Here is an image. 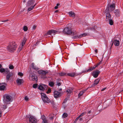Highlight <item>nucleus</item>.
<instances>
[{
	"instance_id": "c756f323",
	"label": "nucleus",
	"mask_w": 123,
	"mask_h": 123,
	"mask_svg": "<svg viewBox=\"0 0 123 123\" xmlns=\"http://www.w3.org/2000/svg\"><path fill=\"white\" fill-rule=\"evenodd\" d=\"M109 21V24L110 25H113V21L112 19H110Z\"/></svg>"
},
{
	"instance_id": "ddd939ff",
	"label": "nucleus",
	"mask_w": 123,
	"mask_h": 123,
	"mask_svg": "<svg viewBox=\"0 0 123 123\" xmlns=\"http://www.w3.org/2000/svg\"><path fill=\"white\" fill-rule=\"evenodd\" d=\"M100 73V72L98 70L94 71L92 73V75L94 77L96 78L98 77Z\"/></svg>"
},
{
	"instance_id": "6ab92c4d",
	"label": "nucleus",
	"mask_w": 123,
	"mask_h": 123,
	"mask_svg": "<svg viewBox=\"0 0 123 123\" xmlns=\"http://www.w3.org/2000/svg\"><path fill=\"white\" fill-rule=\"evenodd\" d=\"M44 100H43L45 103H48L50 102V100L47 96L44 98Z\"/></svg>"
},
{
	"instance_id": "37998d69",
	"label": "nucleus",
	"mask_w": 123,
	"mask_h": 123,
	"mask_svg": "<svg viewBox=\"0 0 123 123\" xmlns=\"http://www.w3.org/2000/svg\"><path fill=\"white\" fill-rule=\"evenodd\" d=\"M25 100L28 101L29 100V98L27 96H26L25 97Z\"/></svg>"
},
{
	"instance_id": "6e6552de",
	"label": "nucleus",
	"mask_w": 123,
	"mask_h": 123,
	"mask_svg": "<svg viewBox=\"0 0 123 123\" xmlns=\"http://www.w3.org/2000/svg\"><path fill=\"white\" fill-rule=\"evenodd\" d=\"M47 88V86L42 84H40L38 86V88L40 90L43 91Z\"/></svg>"
},
{
	"instance_id": "c85d7f7f",
	"label": "nucleus",
	"mask_w": 123,
	"mask_h": 123,
	"mask_svg": "<svg viewBox=\"0 0 123 123\" xmlns=\"http://www.w3.org/2000/svg\"><path fill=\"white\" fill-rule=\"evenodd\" d=\"M120 42L119 40L116 39V46H117L119 45Z\"/></svg>"
},
{
	"instance_id": "338daca9",
	"label": "nucleus",
	"mask_w": 123,
	"mask_h": 123,
	"mask_svg": "<svg viewBox=\"0 0 123 123\" xmlns=\"http://www.w3.org/2000/svg\"><path fill=\"white\" fill-rule=\"evenodd\" d=\"M62 90V89H60V90L61 91Z\"/></svg>"
},
{
	"instance_id": "a18cd8bd",
	"label": "nucleus",
	"mask_w": 123,
	"mask_h": 123,
	"mask_svg": "<svg viewBox=\"0 0 123 123\" xmlns=\"http://www.w3.org/2000/svg\"><path fill=\"white\" fill-rule=\"evenodd\" d=\"M42 123H48L47 121L46 120L43 121L42 122Z\"/></svg>"
},
{
	"instance_id": "e433bc0d",
	"label": "nucleus",
	"mask_w": 123,
	"mask_h": 123,
	"mask_svg": "<svg viewBox=\"0 0 123 123\" xmlns=\"http://www.w3.org/2000/svg\"><path fill=\"white\" fill-rule=\"evenodd\" d=\"M41 119H42L43 121L46 120V119L44 115H43L41 117Z\"/></svg>"
},
{
	"instance_id": "774afa93",
	"label": "nucleus",
	"mask_w": 123,
	"mask_h": 123,
	"mask_svg": "<svg viewBox=\"0 0 123 123\" xmlns=\"http://www.w3.org/2000/svg\"><path fill=\"white\" fill-rule=\"evenodd\" d=\"M58 46L59 47V48H60V47L59 46V45H58Z\"/></svg>"
},
{
	"instance_id": "aec40b11",
	"label": "nucleus",
	"mask_w": 123,
	"mask_h": 123,
	"mask_svg": "<svg viewBox=\"0 0 123 123\" xmlns=\"http://www.w3.org/2000/svg\"><path fill=\"white\" fill-rule=\"evenodd\" d=\"M38 72L39 74L42 75H44L46 73L45 71L42 70H39Z\"/></svg>"
},
{
	"instance_id": "79ce46f5",
	"label": "nucleus",
	"mask_w": 123,
	"mask_h": 123,
	"mask_svg": "<svg viewBox=\"0 0 123 123\" xmlns=\"http://www.w3.org/2000/svg\"><path fill=\"white\" fill-rule=\"evenodd\" d=\"M67 92L68 93H71L72 92V91L70 89H68L67 90Z\"/></svg>"
},
{
	"instance_id": "3c124183",
	"label": "nucleus",
	"mask_w": 123,
	"mask_h": 123,
	"mask_svg": "<svg viewBox=\"0 0 123 123\" xmlns=\"http://www.w3.org/2000/svg\"><path fill=\"white\" fill-rule=\"evenodd\" d=\"M101 63V62L100 61L98 63L97 65H98V66H99Z\"/></svg>"
},
{
	"instance_id": "5fc2aeb1",
	"label": "nucleus",
	"mask_w": 123,
	"mask_h": 123,
	"mask_svg": "<svg viewBox=\"0 0 123 123\" xmlns=\"http://www.w3.org/2000/svg\"><path fill=\"white\" fill-rule=\"evenodd\" d=\"M95 52L96 53H97L98 52V50L97 49H96L95 50Z\"/></svg>"
},
{
	"instance_id": "20e7f679",
	"label": "nucleus",
	"mask_w": 123,
	"mask_h": 123,
	"mask_svg": "<svg viewBox=\"0 0 123 123\" xmlns=\"http://www.w3.org/2000/svg\"><path fill=\"white\" fill-rule=\"evenodd\" d=\"M63 31L62 29H60L58 31L55 30H52L48 31L47 32V34L50 35H52V34L54 35L55 34L60 32L62 31Z\"/></svg>"
},
{
	"instance_id": "c9c22d12",
	"label": "nucleus",
	"mask_w": 123,
	"mask_h": 123,
	"mask_svg": "<svg viewBox=\"0 0 123 123\" xmlns=\"http://www.w3.org/2000/svg\"><path fill=\"white\" fill-rule=\"evenodd\" d=\"M4 72L6 74H8L9 73V71L7 69H5V71Z\"/></svg>"
},
{
	"instance_id": "f704fd0d",
	"label": "nucleus",
	"mask_w": 123,
	"mask_h": 123,
	"mask_svg": "<svg viewBox=\"0 0 123 123\" xmlns=\"http://www.w3.org/2000/svg\"><path fill=\"white\" fill-rule=\"evenodd\" d=\"M11 76V75L10 74H7L6 77V79L8 80Z\"/></svg>"
},
{
	"instance_id": "13d9d810",
	"label": "nucleus",
	"mask_w": 123,
	"mask_h": 123,
	"mask_svg": "<svg viewBox=\"0 0 123 123\" xmlns=\"http://www.w3.org/2000/svg\"><path fill=\"white\" fill-rule=\"evenodd\" d=\"M80 121H82V120H83V119H82V118H80Z\"/></svg>"
},
{
	"instance_id": "58836bf2",
	"label": "nucleus",
	"mask_w": 123,
	"mask_h": 123,
	"mask_svg": "<svg viewBox=\"0 0 123 123\" xmlns=\"http://www.w3.org/2000/svg\"><path fill=\"white\" fill-rule=\"evenodd\" d=\"M18 75L20 76H23V74L21 72H19L18 73Z\"/></svg>"
},
{
	"instance_id": "8fccbe9b",
	"label": "nucleus",
	"mask_w": 123,
	"mask_h": 123,
	"mask_svg": "<svg viewBox=\"0 0 123 123\" xmlns=\"http://www.w3.org/2000/svg\"><path fill=\"white\" fill-rule=\"evenodd\" d=\"M8 19H7V20H3V21H0L2 22H6L8 21Z\"/></svg>"
},
{
	"instance_id": "1a4fd4ad",
	"label": "nucleus",
	"mask_w": 123,
	"mask_h": 123,
	"mask_svg": "<svg viewBox=\"0 0 123 123\" xmlns=\"http://www.w3.org/2000/svg\"><path fill=\"white\" fill-rule=\"evenodd\" d=\"M29 123H37L36 118L33 116H30L29 118Z\"/></svg>"
},
{
	"instance_id": "cd10ccee",
	"label": "nucleus",
	"mask_w": 123,
	"mask_h": 123,
	"mask_svg": "<svg viewBox=\"0 0 123 123\" xmlns=\"http://www.w3.org/2000/svg\"><path fill=\"white\" fill-rule=\"evenodd\" d=\"M49 117L51 120H52L53 118L54 115L53 114H51L49 115Z\"/></svg>"
},
{
	"instance_id": "4be33fe9",
	"label": "nucleus",
	"mask_w": 123,
	"mask_h": 123,
	"mask_svg": "<svg viewBox=\"0 0 123 123\" xmlns=\"http://www.w3.org/2000/svg\"><path fill=\"white\" fill-rule=\"evenodd\" d=\"M41 95L42 99V100H44V98L47 97L46 94L43 93H41Z\"/></svg>"
},
{
	"instance_id": "864d4df0",
	"label": "nucleus",
	"mask_w": 123,
	"mask_h": 123,
	"mask_svg": "<svg viewBox=\"0 0 123 123\" xmlns=\"http://www.w3.org/2000/svg\"><path fill=\"white\" fill-rule=\"evenodd\" d=\"M106 89V88H104L102 89H101V91H104V90H105V89Z\"/></svg>"
},
{
	"instance_id": "4d7b16f0",
	"label": "nucleus",
	"mask_w": 123,
	"mask_h": 123,
	"mask_svg": "<svg viewBox=\"0 0 123 123\" xmlns=\"http://www.w3.org/2000/svg\"><path fill=\"white\" fill-rule=\"evenodd\" d=\"M67 99L66 98L65 99V101H64V103H65L67 101Z\"/></svg>"
},
{
	"instance_id": "9b49d317",
	"label": "nucleus",
	"mask_w": 123,
	"mask_h": 123,
	"mask_svg": "<svg viewBox=\"0 0 123 123\" xmlns=\"http://www.w3.org/2000/svg\"><path fill=\"white\" fill-rule=\"evenodd\" d=\"M6 84L5 83H0V90L4 91L6 90Z\"/></svg>"
},
{
	"instance_id": "bf43d9fd",
	"label": "nucleus",
	"mask_w": 123,
	"mask_h": 123,
	"mask_svg": "<svg viewBox=\"0 0 123 123\" xmlns=\"http://www.w3.org/2000/svg\"><path fill=\"white\" fill-rule=\"evenodd\" d=\"M91 68H92V70L94 69L95 68L94 67H91Z\"/></svg>"
},
{
	"instance_id": "4468645a",
	"label": "nucleus",
	"mask_w": 123,
	"mask_h": 123,
	"mask_svg": "<svg viewBox=\"0 0 123 123\" xmlns=\"http://www.w3.org/2000/svg\"><path fill=\"white\" fill-rule=\"evenodd\" d=\"M16 82L18 85H20L23 83V80L22 79H20L19 78H18L16 80Z\"/></svg>"
},
{
	"instance_id": "09e8293b",
	"label": "nucleus",
	"mask_w": 123,
	"mask_h": 123,
	"mask_svg": "<svg viewBox=\"0 0 123 123\" xmlns=\"http://www.w3.org/2000/svg\"><path fill=\"white\" fill-rule=\"evenodd\" d=\"M36 26L34 25L33 27V28H32L33 29V30H35V29H36Z\"/></svg>"
},
{
	"instance_id": "393cba45",
	"label": "nucleus",
	"mask_w": 123,
	"mask_h": 123,
	"mask_svg": "<svg viewBox=\"0 0 123 123\" xmlns=\"http://www.w3.org/2000/svg\"><path fill=\"white\" fill-rule=\"evenodd\" d=\"M120 15V13L119 10L118 9L116 10V17H119Z\"/></svg>"
},
{
	"instance_id": "f8f14e48",
	"label": "nucleus",
	"mask_w": 123,
	"mask_h": 123,
	"mask_svg": "<svg viewBox=\"0 0 123 123\" xmlns=\"http://www.w3.org/2000/svg\"><path fill=\"white\" fill-rule=\"evenodd\" d=\"M35 3V0H29L27 2V6H33Z\"/></svg>"
},
{
	"instance_id": "7ed1b4c3",
	"label": "nucleus",
	"mask_w": 123,
	"mask_h": 123,
	"mask_svg": "<svg viewBox=\"0 0 123 123\" xmlns=\"http://www.w3.org/2000/svg\"><path fill=\"white\" fill-rule=\"evenodd\" d=\"M115 8V4L114 3L111 5L110 6H108L105 10V12H108L109 11H112L114 10Z\"/></svg>"
},
{
	"instance_id": "f03ea898",
	"label": "nucleus",
	"mask_w": 123,
	"mask_h": 123,
	"mask_svg": "<svg viewBox=\"0 0 123 123\" xmlns=\"http://www.w3.org/2000/svg\"><path fill=\"white\" fill-rule=\"evenodd\" d=\"M17 45L16 43L14 42L10 43L7 47L8 50L10 52L14 51L17 47Z\"/></svg>"
},
{
	"instance_id": "0eeeda50",
	"label": "nucleus",
	"mask_w": 123,
	"mask_h": 123,
	"mask_svg": "<svg viewBox=\"0 0 123 123\" xmlns=\"http://www.w3.org/2000/svg\"><path fill=\"white\" fill-rule=\"evenodd\" d=\"M27 40L26 38H24L22 42V43L19 46V47L18 49V51L19 52L22 49L23 46L25 44V43Z\"/></svg>"
},
{
	"instance_id": "e2e57ef3",
	"label": "nucleus",
	"mask_w": 123,
	"mask_h": 123,
	"mask_svg": "<svg viewBox=\"0 0 123 123\" xmlns=\"http://www.w3.org/2000/svg\"><path fill=\"white\" fill-rule=\"evenodd\" d=\"M59 5L58 4H57L56 5V6H59Z\"/></svg>"
},
{
	"instance_id": "9d476101",
	"label": "nucleus",
	"mask_w": 123,
	"mask_h": 123,
	"mask_svg": "<svg viewBox=\"0 0 123 123\" xmlns=\"http://www.w3.org/2000/svg\"><path fill=\"white\" fill-rule=\"evenodd\" d=\"M54 97L55 98H59L61 96L62 94V92L60 93L57 91H55L53 92Z\"/></svg>"
},
{
	"instance_id": "49530a36",
	"label": "nucleus",
	"mask_w": 123,
	"mask_h": 123,
	"mask_svg": "<svg viewBox=\"0 0 123 123\" xmlns=\"http://www.w3.org/2000/svg\"><path fill=\"white\" fill-rule=\"evenodd\" d=\"M51 91L50 89L49 88L48 89V91L47 92V93H49Z\"/></svg>"
},
{
	"instance_id": "a19ab883",
	"label": "nucleus",
	"mask_w": 123,
	"mask_h": 123,
	"mask_svg": "<svg viewBox=\"0 0 123 123\" xmlns=\"http://www.w3.org/2000/svg\"><path fill=\"white\" fill-rule=\"evenodd\" d=\"M9 68L10 69H12L14 68V67L13 65H10L9 66Z\"/></svg>"
},
{
	"instance_id": "7c9ffc66",
	"label": "nucleus",
	"mask_w": 123,
	"mask_h": 123,
	"mask_svg": "<svg viewBox=\"0 0 123 123\" xmlns=\"http://www.w3.org/2000/svg\"><path fill=\"white\" fill-rule=\"evenodd\" d=\"M0 106L2 108V109L3 110H4L6 108V105H3L2 106H1V105Z\"/></svg>"
},
{
	"instance_id": "b1692460",
	"label": "nucleus",
	"mask_w": 123,
	"mask_h": 123,
	"mask_svg": "<svg viewBox=\"0 0 123 123\" xmlns=\"http://www.w3.org/2000/svg\"><path fill=\"white\" fill-rule=\"evenodd\" d=\"M68 116V114L66 113H64L63 114L62 117L63 118H66Z\"/></svg>"
},
{
	"instance_id": "052dcab7",
	"label": "nucleus",
	"mask_w": 123,
	"mask_h": 123,
	"mask_svg": "<svg viewBox=\"0 0 123 123\" xmlns=\"http://www.w3.org/2000/svg\"><path fill=\"white\" fill-rule=\"evenodd\" d=\"M1 66H2L0 64V69H1Z\"/></svg>"
},
{
	"instance_id": "2f4dec72",
	"label": "nucleus",
	"mask_w": 123,
	"mask_h": 123,
	"mask_svg": "<svg viewBox=\"0 0 123 123\" xmlns=\"http://www.w3.org/2000/svg\"><path fill=\"white\" fill-rule=\"evenodd\" d=\"M31 66L32 67V68L33 69H37V68L35 66L34 64L33 63H32L31 64Z\"/></svg>"
},
{
	"instance_id": "a211bd4d",
	"label": "nucleus",
	"mask_w": 123,
	"mask_h": 123,
	"mask_svg": "<svg viewBox=\"0 0 123 123\" xmlns=\"http://www.w3.org/2000/svg\"><path fill=\"white\" fill-rule=\"evenodd\" d=\"M68 13L70 17H74L75 15L74 13L72 11H70L68 12Z\"/></svg>"
},
{
	"instance_id": "c03bdc74",
	"label": "nucleus",
	"mask_w": 123,
	"mask_h": 123,
	"mask_svg": "<svg viewBox=\"0 0 123 123\" xmlns=\"http://www.w3.org/2000/svg\"><path fill=\"white\" fill-rule=\"evenodd\" d=\"M92 70V68L91 67L90 68H89V69H88L87 70V72H88V71H91Z\"/></svg>"
},
{
	"instance_id": "680f3d73",
	"label": "nucleus",
	"mask_w": 123,
	"mask_h": 123,
	"mask_svg": "<svg viewBox=\"0 0 123 123\" xmlns=\"http://www.w3.org/2000/svg\"><path fill=\"white\" fill-rule=\"evenodd\" d=\"M98 66V65H96L95 66V68H96Z\"/></svg>"
},
{
	"instance_id": "6e6d98bb",
	"label": "nucleus",
	"mask_w": 123,
	"mask_h": 123,
	"mask_svg": "<svg viewBox=\"0 0 123 123\" xmlns=\"http://www.w3.org/2000/svg\"><path fill=\"white\" fill-rule=\"evenodd\" d=\"M58 8V6H55V9H57Z\"/></svg>"
},
{
	"instance_id": "4c0bfd02",
	"label": "nucleus",
	"mask_w": 123,
	"mask_h": 123,
	"mask_svg": "<svg viewBox=\"0 0 123 123\" xmlns=\"http://www.w3.org/2000/svg\"><path fill=\"white\" fill-rule=\"evenodd\" d=\"M37 84H35L33 85V87L34 88H36L37 87Z\"/></svg>"
},
{
	"instance_id": "de8ad7c7",
	"label": "nucleus",
	"mask_w": 123,
	"mask_h": 123,
	"mask_svg": "<svg viewBox=\"0 0 123 123\" xmlns=\"http://www.w3.org/2000/svg\"><path fill=\"white\" fill-rule=\"evenodd\" d=\"M60 75L61 76H63V75H64L65 74L64 73H60Z\"/></svg>"
},
{
	"instance_id": "bb28decb",
	"label": "nucleus",
	"mask_w": 123,
	"mask_h": 123,
	"mask_svg": "<svg viewBox=\"0 0 123 123\" xmlns=\"http://www.w3.org/2000/svg\"><path fill=\"white\" fill-rule=\"evenodd\" d=\"M87 35V34L86 33H84L80 34L78 38H80L81 37L85 36Z\"/></svg>"
},
{
	"instance_id": "69168bd1",
	"label": "nucleus",
	"mask_w": 123,
	"mask_h": 123,
	"mask_svg": "<svg viewBox=\"0 0 123 123\" xmlns=\"http://www.w3.org/2000/svg\"><path fill=\"white\" fill-rule=\"evenodd\" d=\"M57 11H58L57 10L56 11H55V12H57Z\"/></svg>"
},
{
	"instance_id": "dca6fc26",
	"label": "nucleus",
	"mask_w": 123,
	"mask_h": 123,
	"mask_svg": "<svg viewBox=\"0 0 123 123\" xmlns=\"http://www.w3.org/2000/svg\"><path fill=\"white\" fill-rule=\"evenodd\" d=\"M100 80L99 79H97L94 81V83L92 85V86H94L96 85L98 83Z\"/></svg>"
},
{
	"instance_id": "0e129e2a",
	"label": "nucleus",
	"mask_w": 123,
	"mask_h": 123,
	"mask_svg": "<svg viewBox=\"0 0 123 123\" xmlns=\"http://www.w3.org/2000/svg\"><path fill=\"white\" fill-rule=\"evenodd\" d=\"M91 111H89L88 113H91Z\"/></svg>"
},
{
	"instance_id": "5701e85b",
	"label": "nucleus",
	"mask_w": 123,
	"mask_h": 123,
	"mask_svg": "<svg viewBox=\"0 0 123 123\" xmlns=\"http://www.w3.org/2000/svg\"><path fill=\"white\" fill-rule=\"evenodd\" d=\"M86 90H84L82 91H80L78 94V97H80V96H81L83 93L84 92H85V91Z\"/></svg>"
},
{
	"instance_id": "a878e982",
	"label": "nucleus",
	"mask_w": 123,
	"mask_h": 123,
	"mask_svg": "<svg viewBox=\"0 0 123 123\" xmlns=\"http://www.w3.org/2000/svg\"><path fill=\"white\" fill-rule=\"evenodd\" d=\"M85 114V113H82L76 119L75 121H77L80 117L83 116Z\"/></svg>"
},
{
	"instance_id": "f257e3e1",
	"label": "nucleus",
	"mask_w": 123,
	"mask_h": 123,
	"mask_svg": "<svg viewBox=\"0 0 123 123\" xmlns=\"http://www.w3.org/2000/svg\"><path fill=\"white\" fill-rule=\"evenodd\" d=\"M3 100L4 104L7 105L12 101V98L10 95L6 94L3 95Z\"/></svg>"
},
{
	"instance_id": "39448f33",
	"label": "nucleus",
	"mask_w": 123,
	"mask_h": 123,
	"mask_svg": "<svg viewBox=\"0 0 123 123\" xmlns=\"http://www.w3.org/2000/svg\"><path fill=\"white\" fill-rule=\"evenodd\" d=\"M63 32L66 34H71L72 35H74L75 34L74 32H73L68 27L65 28L63 31Z\"/></svg>"
},
{
	"instance_id": "412c9836",
	"label": "nucleus",
	"mask_w": 123,
	"mask_h": 123,
	"mask_svg": "<svg viewBox=\"0 0 123 123\" xmlns=\"http://www.w3.org/2000/svg\"><path fill=\"white\" fill-rule=\"evenodd\" d=\"M67 75L71 77H73L74 76L77 75V74H76L75 73H68L67 74Z\"/></svg>"
},
{
	"instance_id": "603ef678",
	"label": "nucleus",
	"mask_w": 123,
	"mask_h": 123,
	"mask_svg": "<svg viewBox=\"0 0 123 123\" xmlns=\"http://www.w3.org/2000/svg\"><path fill=\"white\" fill-rule=\"evenodd\" d=\"M61 85V83H58L57 84V85L58 86H60Z\"/></svg>"
},
{
	"instance_id": "473e14b6",
	"label": "nucleus",
	"mask_w": 123,
	"mask_h": 123,
	"mask_svg": "<svg viewBox=\"0 0 123 123\" xmlns=\"http://www.w3.org/2000/svg\"><path fill=\"white\" fill-rule=\"evenodd\" d=\"M49 85L51 86H53L54 85V83L52 82H50L49 83Z\"/></svg>"
},
{
	"instance_id": "ea45409f",
	"label": "nucleus",
	"mask_w": 123,
	"mask_h": 123,
	"mask_svg": "<svg viewBox=\"0 0 123 123\" xmlns=\"http://www.w3.org/2000/svg\"><path fill=\"white\" fill-rule=\"evenodd\" d=\"M5 71V69L3 68H1L0 69V72L1 73H3Z\"/></svg>"
},
{
	"instance_id": "f3484780",
	"label": "nucleus",
	"mask_w": 123,
	"mask_h": 123,
	"mask_svg": "<svg viewBox=\"0 0 123 123\" xmlns=\"http://www.w3.org/2000/svg\"><path fill=\"white\" fill-rule=\"evenodd\" d=\"M36 4L35 3L33 6H27L28 7V8L27 10L28 12H29L31 10L33 9V8L36 5Z\"/></svg>"
},
{
	"instance_id": "2eb2a0df",
	"label": "nucleus",
	"mask_w": 123,
	"mask_h": 123,
	"mask_svg": "<svg viewBox=\"0 0 123 123\" xmlns=\"http://www.w3.org/2000/svg\"><path fill=\"white\" fill-rule=\"evenodd\" d=\"M106 13V21H108L109 20L111 19V16L110 14L108 12H105Z\"/></svg>"
},
{
	"instance_id": "72a5a7b5",
	"label": "nucleus",
	"mask_w": 123,
	"mask_h": 123,
	"mask_svg": "<svg viewBox=\"0 0 123 123\" xmlns=\"http://www.w3.org/2000/svg\"><path fill=\"white\" fill-rule=\"evenodd\" d=\"M23 30L24 31H26L28 30L27 27L26 26H24L23 27Z\"/></svg>"
},
{
	"instance_id": "423d86ee",
	"label": "nucleus",
	"mask_w": 123,
	"mask_h": 123,
	"mask_svg": "<svg viewBox=\"0 0 123 123\" xmlns=\"http://www.w3.org/2000/svg\"><path fill=\"white\" fill-rule=\"evenodd\" d=\"M29 78L30 80L35 81H37V76L33 73L30 74L29 76Z\"/></svg>"
}]
</instances>
